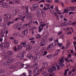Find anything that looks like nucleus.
Masks as SVG:
<instances>
[{
  "instance_id": "f704fd0d",
  "label": "nucleus",
  "mask_w": 76,
  "mask_h": 76,
  "mask_svg": "<svg viewBox=\"0 0 76 76\" xmlns=\"http://www.w3.org/2000/svg\"><path fill=\"white\" fill-rule=\"evenodd\" d=\"M41 37L40 35H38L36 36V38L37 39H38L39 38H41Z\"/></svg>"
},
{
  "instance_id": "c85d7f7f",
  "label": "nucleus",
  "mask_w": 76,
  "mask_h": 76,
  "mask_svg": "<svg viewBox=\"0 0 76 76\" xmlns=\"http://www.w3.org/2000/svg\"><path fill=\"white\" fill-rule=\"evenodd\" d=\"M67 62H72V63H74V61H72V59H70L69 60H68L67 61Z\"/></svg>"
},
{
  "instance_id": "13d9d810",
  "label": "nucleus",
  "mask_w": 76,
  "mask_h": 76,
  "mask_svg": "<svg viewBox=\"0 0 76 76\" xmlns=\"http://www.w3.org/2000/svg\"><path fill=\"white\" fill-rule=\"evenodd\" d=\"M2 20H3V18H2V17L0 16V21H2Z\"/></svg>"
},
{
  "instance_id": "09e8293b",
  "label": "nucleus",
  "mask_w": 76,
  "mask_h": 76,
  "mask_svg": "<svg viewBox=\"0 0 76 76\" xmlns=\"http://www.w3.org/2000/svg\"><path fill=\"white\" fill-rule=\"evenodd\" d=\"M14 51H17V49H16V46H15L14 47Z\"/></svg>"
},
{
  "instance_id": "72a5a7b5",
  "label": "nucleus",
  "mask_w": 76,
  "mask_h": 76,
  "mask_svg": "<svg viewBox=\"0 0 76 76\" xmlns=\"http://www.w3.org/2000/svg\"><path fill=\"white\" fill-rule=\"evenodd\" d=\"M59 65L60 66H63V67H64V65L63 63L61 62L59 63Z\"/></svg>"
},
{
  "instance_id": "37998d69",
  "label": "nucleus",
  "mask_w": 76,
  "mask_h": 76,
  "mask_svg": "<svg viewBox=\"0 0 76 76\" xmlns=\"http://www.w3.org/2000/svg\"><path fill=\"white\" fill-rule=\"evenodd\" d=\"M37 70H36V69H34V71L33 72V73L34 74H35L37 73V72L36 71H37ZM37 72H38V70H37Z\"/></svg>"
},
{
  "instance_id": "8fccbe9b",
  "label": "nucleus",
  "mask_w": 76,
  "mask_h": 76,
  "mask_svg": "<svg viewBox=\"0 0 76 76\" xmlns=\"http://www.w3.org/2000/svg\"><path fill=\"white\" fill-rule=\"evenodd\" d=\"M9 3L10 4H14V1H13V2H12V1H9Z\"/></svg>"
},
{
  "instance_id": "4d7b16f0",
  "label": "nucleus",
  "mask_w": 76,
  "mask_h": 76,
  "mask_svg": "<svg viewBox=\"0 0 76 76\" xmlns=\"http://www.w3.org/2000/svg\"><path fill=\"white\" fill-rule=\"evenodd\" d=\"M9 7L8 6V5H6V4L5 5V6L4 7H6V8H7Z\"/></svg>"
},
{
  "instance_id": "a19ab883",
  "label": "nucleus",
  "mask_w": 76,
  "mask_h": 76,
  "mask_svg": "<svg viewBox=\"0 0 76 76\" xmlns=\"http://www.w3.org/2000/svg\"><path fill=\"white\" fill-rule=\"evenodd\" d=\"M51 13L52 15H54V11H53V10H52L50 12Z\"/></svg>"
},
{
  "instance_id": "4c0bfd02",
  "label": "nucleus",
  "mask_w": 76,
  "mask_h": 76,
  "mask_svg": "<svg viewBox=\"0 0 76 76\" xmlns=\"http://www.w3.org/2000/svg\"><path fill=\"white\" fill-rule=\"evenodd\" d=\"M20 76H26L27 75L26 74V73H23V74H21L20 75Z\"/></svg>"
},
{
  "instance_id": "49530a36",
  "label": "nucleus",
  "mask_w": 76,
  "mask_h": 76,
  "mask_svg": "<svg viewBox=\"0 0 76 76\" xmlns=\"http://www.w3.org/2000/svg\"><path fill=\"white\" fill-rule=\"evenodd\" d=\"M25 51H23L21 54H22V55L23 57H24V55H25Z\"/></svg>"
},
{
  "instance_id": "58836bf2",
  "label": "nucleus",
  "mask_w": 76,
  "mask_h": 76,
  "mask_svg": "<svg viewBox=\"0 0 76 76\" xmlns=\"http://www.w3.org/2000/svg\"><path fill=\"white\" fill-rule=\"evenodd\" d=\"M64 26H68L69 25L67 22H64Z\"/></svg>"
},
{
  "instance_id": "39448f33",
  "label": "nucleus",
  "mask_w": 76,
  "mask_h": 76,
  "mask_svg": "<svg viewBox=\"0 0 76 76\" xmlns=\"http://www.w3.org/2000/svg\"><path fill=\"white\" fill-rule=\"evenodd\" d=\"M55 70H56V67L55 66H53L52 68H50L48 69V72L50 73L53 72V71H55Z\"/></svg>"
},
{
  "instance_id": "864d4df0",
  "label": "nucleus",
  "mask_w": 76,
  "mask_h": 76,
  "mask_svg": "<svg viewBox=\"0 0 76 76\" xmlns=\"http://www.w3.org/2000/svg\"><path fill=\"white\" fill-rule=\"evenodd\" d=\"M71 28H72V27H71V28L68 27V28H66V29H67V31H69V30H70V29H71Z\"/></svg>"
},
{
  "instance_id": "c756f323",
  "label": "nucleus",
  "mask_w": 76,
  "mask_h": 76,
  "mask_svg": "<svg viewBox=\"0 0 76 76\" xmlns=\"http://www.w3.org/2000/svg\"><path fill=\"white\" fill-rule=\"evenodd\" d=\"M24 69H28V65H26V64H25L24 65Z\"/></svg>"
},
{
  "instance_id": "052dcab7",
  "label": "nucleus",
  "mask_w": 76,
  "mask_h": 76,
  "mask_svg": "<svg viewBox=\"0 0 76 76\" xmlns=\"http://www.w3.org/2000/svg\"><path fill=\"white\" fill-rule=\"evenodd\" d=\"M2 4V5H3V7H4V6L6 4V3H4Z\"/></svg>"
},
{
  "instance_id": "c9c22d12",
  "label": "nucleus",
  "mask_w": 76,
  "mask_h": 76,
  "mask_svg": "<svg viewBox=\"0 0 76 76\" xmlns=\"http://www.w3.org/2000/svg\"><path fill=\"white\" fill-rule=\"evenodd\" d=\"M38 58V56H37L36 57H34V60L35 61H38V59L37 58Z\"/></svg>"
},
{
  "instance_id": "f03ea898",
  "label": "nucleus",
  "mask_w": 76,
  "mask_h": 76,
  "mask_svg": "<svg viewBox=\"0 0 76 76\" xmlns=\"http://www.w3.org/2000/svg\"><path fill=\"white\" fill-rule=\"evenodd\" d=\"M46 25V24L44 23H43L40 25V27H39V32H41V31L42 30H43V29H44V28H42L43 27H44V26H45Z\"/></svg>"
},
{
  "instance_id": "2f4dec72",
  "label": "nucleus",
  "mask_w": 76,
  "mask_h": 76,
  "mask_svg": "<svg viewBox=\"0 0 76 76\" xmlns=\"http://www.w3.org/2000/svg\"><path fill=\"white\" fill-rule=\"evenodd\" d=\"M35 53L36 54H37V55H39V53H40L39 51L37 50L36 51Z\"/></svg>"
},
{
  "instance_id": "4468645a",
  "label": "nucleus",
  "mask_w": 76,
  "mask_h": 76,
  "mask_svg": "<svg viewBox=\"0 0 76 76\" xmlns=\"http://www.w3.org/2000/svg\"><path fill=\"white\" fill-rule=\"evenodd\" d=\"M7 19H11L12 18V15L10 14H8L7 15Z\"/></svg>"
},
{
  "instance_id": "e433bc0d",
  "label": "nucleus",
  "mask_w": 76,
  "mask_h": 76,
  "mask_svg": "<svg viewBox=\"0 0 76 76\" xmlns=\"http://www.w3.org/2000/svg\"><path fill=\"white\" fill-rule=\"evenodd\" d=\"M49 76H56V75H55L53 73L50 74L49 75Z\"/></svg>"
},
{
  "instance_id": "7c9ffc66",
  "label": "nucleus",
  "mask_w": 76,
  "mask_h": 76,
  "mask_svg": "<svg viewBox=\"0 0 76 76\" xmlns=\"http://www.w3.org/2000/svg\"><path fill=\"white\" fill-rule=\"evenodd\" d=\"M69 45L70 44H69V43H67V44L66 45V49H67V48H68V47H69Z\"/></svg>"
},
{
  "instance_id": "393cba45",
  "label": "nucleus",
  "mask_w": 76,
  "mask_h": 76,
  "mask_svg": "<svg viewBox=\"0 0 76 76\" xmlns=\"http://www.w3.org/2000/svg\"><path fill=\"white\" fill-rule=\"evenodd\" d=\"M4 58L6 60H8V59H9V58H10V56H8V55H7V56H5L4 57Z\"/></svg>"
},
{
  "instance_id": "1a4fd4ad",
  "label": "nucleus",
  "mask_w": 76,
  "mask_h": 76,
  "mask_svg": "<svg viewBox=\"0 0 76 76\" xmlns=\"http://www.w3.org/2000/svg\"><path fill=\"white\" fill-rule=\"evenodd\" d=\"M42 13V10L39 8H38L37 11V13L38 15H41Z\"/></svg>"
},
{
  "instance_id": "bb28decb",
  "label": "nucleus",
  "mask_w": 76,
  "mask_h": 76,
  "mask_svg": "<svg viewBox=\"0 0 76 76\" xmlns=\"http://www.w3.org/2000/svg\"><path fill=\"white\" fill-rule=\"evenodd\" d=\"M32 18V16H28L27 17V19L28 20H31Z\"/></svg>"
},
{
  "instance_id": "a18cd8bd",
  "label": "nucleus",
  "mask_w": 76,
  "mask_h": 76,
  "mask_svg": "<svg viewBox=\"0 0 76 76\" xmlns=\"http://www.w3.org/2000/svg\"><path fill=\"white\" fill-rule=\"evenodd\" d=\"M28 71L29 73L30 74H32V72L31 70H29Z\"/></svg>"
},
{
  "instance_id": "ea45409f",
  "label": "nucleus",
  "mask_w": 76,
  "mask_h": 76,
  "mask_svg": "<svg viewBox=\"0 0 76 76\" xmlns=\"http://www.w3.org/2000/svg\"><path fill=\"white\" fill-rule=\"evenodd\" d=\"M20 67L21 68H23L24 67V64H21L20 65Z\"/></svg>"
},
{
  "instance_id": "ddd939ff",
  "label": "nucleus",
  "mask_w": 76,
  "mask_h": 76,
  "mask_svg": "<svg viewBox=\"0 0 76 76\" xmlns=\"http://www.w3.org/2000/svg\"><path fill=\"white\" fill-rule=\"evenodd\" d=\"M13 13L14 14V15H16L17 13L18 12V10H13Z\"/></svg>"
},
{
  "instance_id": "9d476101",
  "label": "nucleus",
  "mask_w": 76,
  "mask_h": 76,
  "mask_svg": "<svg viewBox=\"0 0 76 76\" xmlns=\"http://www.w3.org/2000/svg\"><path fill=\"white\" fill-rule=\"evenodd\" d=\"M13 54V52L12 51H8L7 52V54L8 55V56H11L12 54Z\"/></svg>"
},
{
  "instance_id": "9b49d317",
  "label": "nucleus",
  "mask_w": 76,
  "mask_h": 76,
  "mask_svg": "<svg viewBox=\"0 0 76 76\" xmlns=\"http://www.w3.org/2000/svg\"><path fill=\"white\" fill-rule=\"evenodd\" d=\"M5 33V31H4L3 30L1 31L0 33V35L1 36V37H4V34Z\"/></svg>"
},
{
  "instance_id": "e2e57ef3",
  "label": "nucleus",
  "mask_w": 76,
  "mask_h": 76,
  "mask_svg": "<svg viewBox=\"0 0 76 76\" xmlns=\"http://www.w3.org/2000/svg\"><path fill=\"white\" fill-rule=\"evenodd\" d=\"M57 67L58 68L57 69L58 70H59L60 68V67H59V66L58 65H57Z\"/></svg>"
},
{
  "instance_id": "bf43d9fd",
  "label": "nucleus",
  "mask_w": 76,
  "mask_h": 76,
  "mask_svg": "<svg viewBox=\"0 0 76 76\" xmlns=\"http://www.w3.org/2000/svg\"><path fill=\"white\" fill-rule=\"evenodd\" d=\"M40 48L39 47H37L36 48V50L37 51H38V50H39V49Z\"/></svg>"
},
{
  "instance_id": "a211bd4d",
  "label": "nucleus",
  "mask_w": 76,
  "mask_h": 76,
  "mask_svg": "<svg viewBox=\"0 0 76 76\" xmlns=\"http://www.w3.org/2000/svg\"><path fill=\"white\" fill-rule=\"evenodd\" d=\"M47 57H49V58H51L53 57V54H51L50 55L47 56Z\"/></svg>"
},
{
  "instance_id": "a878e982",
  "label": "nucleus",
  "mask_w": 76,
  "mask_h": 76,
  "mask_svg": "<svg viewBox=\"0 0 76 76\" xmlns=\"http://www.w3.org/2000/svg\"><path fill=\"white\" fill-rule=\"evenodd\" d=\"M35 8L34 7V6H33V7H31V10H33L34 11V10H35Z\"/></svg>"
},
{
  "instance_id": "6ab92c4d",
  "label": "nucleus",
  "mask_w": 76,
  "mask_h": 76,
  "mask_svg": "<svg viewBox=\"0 0 76 76\" xmlns=\"http://www.w3.org/2000/svg\"><path fill=\"white\" fill-rule=\"evenodd\" d=\"M6 71L4 69L0 70V74H1V73H4Z\"/></svg>"
},
{
  "instance_id": "423d86ee",
  "label": "nucleus",
  "mask_w": 76,
  "mask_h": 76,
  "mask_svg": "<svg viewBox=\"0 0 76 76\" xmlns=\"http://www.w3.org/2000/svg\"><path fill=\"white\" fill-rule=\"evenodd\" d=\"M55 45H56V44L54 43H53L52 44H50L48 47L47 49H50V48H54V47H55Z\"/></svg>"
},
{
  "instance_id": "338daca9",
  "label": "nucleus",
  "mask_w": 76,
  "mask_h": 76,
  "mask_svg": "<svg viewBox=\"0 0 76 76\" xmlns=\"http://www.w3.org/2000/svg\"><path fill=\"white\" fill-rule=\"evenodd\" d=\"M37 16L38 18H41V15L40 14H38Z\"/></svg>"
},
{
  "instance_id": "b1692460",
  "label": "nucleus",
  "mask_w": 76,
  "mask_h": 76,
  "mask_svg": "<svg viewBox=\"0 0 76 76\" xmlns=\"http://www.w3.org/2000/svg\"><path fill=\"white\" fill-rule=\"evenodd\" d=\"M32 56V54H28L27 56V57L28 58H30L31 57V56Z\"/></svg>"
},
{
  "instance_id": "4be33fe9",
  "label": "nucleus",
  "mask_w": 76,
  "mask_h": 76,
  "mask_svg": "<svg viewBox=\"0 0 76 76\" xmlns=\"http://www.w3.org/2000/svg\"><path fill=\"white\" fill-rule=\"evenodd\" d=\"M42 16L43 18H45V12H43L42 13Z\"/></svg>"
},
{
  "instance_id": "0eeeda50",
  "label": "nucleus",
  "mask_w": 76,
  "mask_h": 76,
  "mask_svg": "<svg viewBox=\"0 0 76 76\" xmlns=\"http://www.w3.org/2000/svg\"><path fill=\"white\" fill-rule=\"evenodd\" d=\"M17 58H20V60H22L23 58V56L22 55V53H19L18 55L17 56Z\"/></svg>"
},
{
  "instance_id": "5701e85b",
  "label": "nucleus",
  "mask_w": 76,
  "mask_h": 76,
  "mask_svg": "<svg viewBox=\"0 0 76 76\" xmlns=\"http://www.w3.org/2000/svg\"><path fill=\"white\" fill-rule=\"evenodd\" d=\"M59 62L60 63H63L64 62V59H63V58L62 57V58L61 59H60Z\"/></svg>"
},
{
  "instance_id": "aec40b11",
  "label": "nucleus",
  "mask_w": 76,
  "mask_h": 76,
  "mask_svg": "<svg viewBox=\"0 0 76 76\" xmlns=\"http://www.w3.org/2000/svg\"><path fill=\"white\" fill-rule=\"evenodd\" d=\"M13 22H14L12 21V22H9L7 23V26H10V25L11 24V23L13 24Z\"/></svg>"
},
{
  "instance_id": "dca6fc26",
  "label": "nucleus",
  "mask_w": 76,
  "mask_h": 76,
  "mask_svg": "<svg viewBox=\"0 0 76 76\" xmlns=\"http://www.w3.org/2000/svg\"><path fill=\"white\" fill-rule=\"evenodd\" d=\"M31 48H32V47L29 45L26 48V50H30Z\"/></svg>"
},
{
  "instance_id": "5fc2aeb1",
  "label": "nucleus",
  "mask_w": 76,
  "mask_h": 76,
  "mask_svg": "<svg viewBox=\"0 0 76 76\" xmlns=\"http://www.w3.org/2000/svg\"><path fill=\"white\" fill-rule=\"evenodd\" d=\"M58 53L56 52V54L54 55V56H57V55H58Z\"/></svg>"
},
{
  "instance_id": "f8f14e48",
  "label": "nucleus",
  "mask_w": 76,
  "mask_h": 76,
  "mask_svg": "<svg viewBox=\"0 0 76 76\" xmlns=\"http://www.w3.org/2000/svg\"><path fill=\"white\" fill-rule=\"evenodd\" d=\"M0 47L1 49H4L5 47V44L4 43H2L1 44Z\"/></svg>"
},
{
  "instance_id": "2eb2a0df",
  "label": "nucleus",
  "mask_w": 76,
  "mask_h": 76,
  "mask_svg": "<svg viewBox=\"0 0 76 76\" xmlns=\"http://www.w3.org/2000/svg\"><path fill=\"white\" fill-rule=\"evenodd\" d=\"M70 10H69V9H65L64 10V11L65 12H64V13H63V14H64L65 13V12L66 13H68V11H70Z\"/></svg>"
},
{
  "instance_id": "3c124183",
  "label": "nucleus",
  "mask_w": 76,
  "mask_h": 76,
  "mask_svg": "<svg viewBox=\"0 0 76 76\" xmlns=\"http://www.w3.org/2000/svg\"><path fill=\"white\" fill-rule=\"evenodd\" d=\"M54 2L55 3H59V1L58 0H55L54 1Z\"/></svg>"
},
{
  "instance_id": "774afa93",
  "label": "nucleus",
  "mask_w": 76,
  "mask_h": 76,
  "mask_svg": "<svg viewBox=\"0 0 76 76\" xmlns=\"http://www.w3.org/2000/svg\"><path fill=\"white\" fill-rule=\"evenodd\" d=\"M32 15V14L30 12L28 13V15L29 16H31Z\"/></svg>"
},
{
  "instance_id": "6e6d98bb",
  "label": "nucleus",
  "mask_w": 76,
  "mask_h": 76,
  "mask_svg": "<svg viewBox=\"0 0 76 76\" xmlns=\"http://www.w3.org/2000/svg\"><path fill=\"white\" fill-rule=\"evenodd\" d=\"M55 10L56 11H57H57H58V7H56Z\"/></svg>"
},
{
  "instance_id": "f3484780",
  "label": "nucleus",
  "mask_w": 76,
  "mask_h": 76,
  "mask_svg": "<svg viewBox=\"0 0 76 76\" xmlns=\"http://www.w3.org/2000/svg\"><path fill=\"white\" fill-rule=\"evenodd\" d=\"M26 17L25 16H23V17H21V18H20V20H22V21H24V19Z\"/></svg>"
},
{
  "instance_id": "680f3d73",
  "label": "nucleus",
  "mask_w": 76,
  "mask_h": 76,
  "mask_svg": "<svg viewBox=\"0 0 76 76\" xmlns=\"http://www.w3.org/2000/svg\"><path fill=\"white\" fill-rule=\"evenodd\" d=\"M60 38H62V39H63L64 38V36L63 35H62L61 36Z\"/></svg>"
},
{
  "instance_id": "20e7f679",
  "label": "nucleus",
  "mask_w": 76,
  "mask_h": 76,
  "mask_svg": "<svg viewBox=\"0 0 76 76\" xmlns=\"http://www.w3.org/2000/svg\"><path fill=\"white\" fill-rule=\"evenodd\" d=\"M48 63H44L43 65V67L41 68L40 70H39V72H41V70H44V68H46L48 66Z\"/></svg>"
},
{
  "instance_id": "de8ad7c7",
  "label": "nucleus",
  "mask_w": 76,
  "mask_h": 76,
  "mask_svg": "<svg viewBox=\"0 0 76 76\" xmlns=\"http://www.w3.org/2000/svg\"><path fill=\"white\" fill-rule=\"evenodd\" d=\"M47 54V51H45L44 52V54H43V56H45V55H46Z\"/></svg>"
},
{
  "instance_id": "6e6552de",
  "label": "nucleus",
  "mask_w": 76,
  "mask_h": 76,
  "mask_svg": "<svg viewBox=\"0 0 76 76\" xmlns=\"http://www.w3.org/2000/svg\"><path fill=\"white\" fill-rule=\"evenodd\" d=\"M28 33V30H24L22 31V36H24L25 35H26Z\"/></svg>"
},
{
  "instance_id": "69168bd1",
  "label": "nucleus",
  "mask_w": 76,
  "mask_h": 76,
  "mask_svg": "<svg viewBox=\"0 0 76 76\" xmlns=\"http://www.w3.org/2000/svg\"><path fill=\"white\" fill-rule=\"evenodd\" d=\"M8 63H11V60H10V59H9V60H8Z\"/></svg>"
},
{
  "instance_id": "603ef678",
  "label": "nucleus",
  "mask_w": 76,
  "mask_h": 76,
  "mask_svg": "<svg viewBox=\"0 0 76 76\" xmlns=\"http://www.w3.org/2000/svg\"><path fill=\"white\" fill-rule=\"evenodd\" d=\"M54 15H55L56 16V17H58V15H57V14L56 13V12H55L54 13Z\"/></svg>"
},
{
  "instance_id": "0e129e2a",
  "label": "nucleus",
  "mask_w": 76,
  "mask_h": 76,
  "mask_svg": "<svg viewBox=\"0 0 76 76\" xmlns=\"http://www.w3.org/2000/svg\"><path fill=\"white\" fill-rule=\"evenodd\" d=\"M27 10H26V13H28V7H27Z\"/></svg>"
},
{
  "instance_id": "c03bdc74",
  "label": "nucleus",
  "mask_w": 76,
  "mask_h": 76,
  "mask_svg": "<svg viewBox=\"0 0 76 76\" xmlns=\"http://www.w3.org/2000/svg\"><path fill=\"white\" fill-rule=\"evenodd\" d=\"M27 8V7H22L23 9H24V10H26Z\"/></svg>"
},
{
  "instance_id": "cd10ccee",
  "label": "nucleus",
  "mask_w": 76,
  "mask_h": 76,
  "mask_svg": "<svg viewBox=\"0 0 76 76\" xmlns=\"http://www.w3.org/2000/svg\"><path fill=\"white\" fill-rule=\"evenodd\" d=\"M33 6L34 7H35L36 9H37V8L38 7V5H37V4H34Z\"/></svg>"
},
{
  "instance_id": "412c9836",
  "label": "nucleus",
  "mask_w": 76,
  "mask_h": 76,
  "mask_svg": "<svg viewBox=\"0 0 76 76\" xmlns=\"http://www.w3.org/2000/svg\"><path fill=\"white\" fill-rule=\"evenodd\" d=\"M10 68H11L12 69H15V68H16V66H14L13 65H11L10 66Z\"/></svg>"
},
{
  "instance_id": "7ed1b4c3",
  "label": "nucleus",
  "mask_w": 76,
  "mask_h": 76,
  "mask_svg": "<svg viewBox=\"0 0 76 76\" xmlns=\"http://www.w3.org/2000/svg\"><path fill=\"white\" fill-rule=\"evenodd\" d=\"M47 44V42L45 40V39L44 38H42V39L41 40V42H40V43L41 44V45H40L41 46H44L45 45V44Z\"/></svg>"
},
{
  "instance_id": "79ce46f5",
  "label": "nucleus",
  "mask_w": 76,
  "mask_h": 76,
  "mask_svg": "<svg viewBox=\"0 0 76 76\" xmlns=\"http://www.w3.org/2000/svg\"><path fill=\"white\" fill-rule=\"evenodd\" d=\"M14 44H18V41L16 40H14Z\"/></svg>"
},
{
  "instance_id": "f257e3e1",
  "label": "nucleus",
  "mask_w": 76,
  "mask_h": 76,
  "mask_svg": "<svg viewBox=\"0 0 76 76\" xmlns=\"http://www.w3.org/2000/svg\"><path fill=\"white\" fill-rule=\"evenodd\" d=\"M20 45L21 46H18V49H21L22 47H27L26 43L25 42H23L22 43H21Z\"/></svg>"
},
{
  "instance_id": "473e14b6",
  "label": "nucleus",
  "mask_w": 76,
  "mask_h": 76,
  "mask_svg": "<svg viewBox=\"0 0 76 76\" xmlns=\"http://www.w3.org/2000/svg\"><path fill=\"white\" fill-rule=\"evenodd\" d=\"M30 59V60H34V59H35V57H34V56H32L30 58H29Z\"/></svg>"
}]
</instances>
